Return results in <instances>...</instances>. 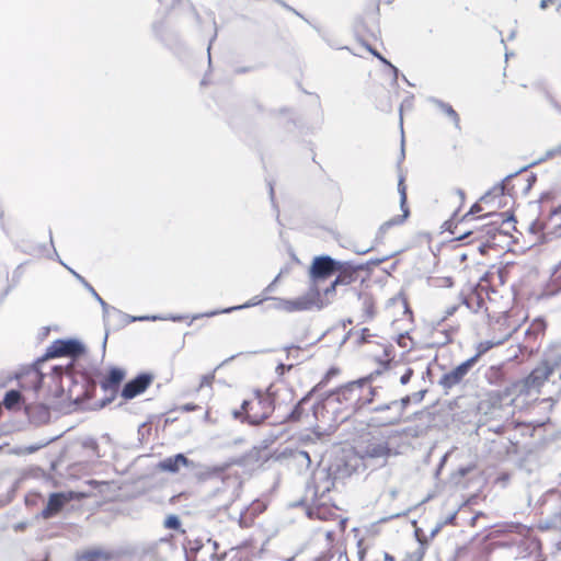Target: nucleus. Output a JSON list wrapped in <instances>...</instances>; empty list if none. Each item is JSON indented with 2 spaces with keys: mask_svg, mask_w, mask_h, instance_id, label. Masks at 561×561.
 <instances>
[{
  "mask_svg": "<svg viewBox=\"0 0 561 561\" xmlns=\"http://www.w3.org/2000/svg\"><path fill=\"white\" fill-rule=\"evenodd\" d=\"M256 403L249 400L242 402V410L245 413V422L251 425H260L272 413L280 411V403L268 392L263 394L260 390L255 391Z\"/></svg>",
  "mask_w": 561,
  "mask_h": 561,
  "instance_id": "obj_1",
  "label": "nucleus"
},
{
  "mask_svg": "<svg viewBox=\"0 0 561 561\" xmlns=\"http://www.w3.org/2000/svg\"><path fill=\"white\" fill-rule=\"evenodd\" d=\"M356 454L363 461L364 467L371 468V470L386 466L388 459L394 455L386 439L375 437L357 447Z\"/></svg>",
  "mask_w": 561,
  "mask_h": 561,
  "instance_id": "obj_2",
  "label": "nucleus"
},
{
  "mask_svg": "<svg viewBox=\"0 0 561 561\" xmlns=\"http://www.w3.org/2000/svg\"><path fill=\"white\" fill-rule=\"evenodd\" d=\"M366 380L352 381L329 392L324 398L327 407L336 403L342 405L341 409L350 410L351 413L358 411V402L362 400V392Z\"/></svg>",
  "mask_w": 561,
  "mask_h": 561,
  "instance_id": "obj_3",
  "label": "nucleus"
},
{
  "mask_svg": "<svg viewBox=\"0 0 561 561\" xmlns=\"http://www.w3.org/2000/svg\"><path fill=\"white\" fill-rule=\"evenodd\" d=\"M328 305L321 298L320 289L317 285H311L309 290L297 297L296 299H285L279 297L273 298V308L277 310H284L286 312L305 311L316 307L321 310Z\"/></svg>",
  "mask_w": 561,
  "mask_h": 561,
  "instance_id": "obj_4",
  "label": "nucleus"
},
{
  "mask_svg": "<svg viewBox=\"0 0 561 561\" xmlns=\"http://www.w3.org/2000/svg\"><path fill=\"white\" fill-rule=\"evenodd\" d=\"M554 374V367L548 360H541L531 371L519 382V392L530 396L540 393L543 385Z\"/></svg>",
  "mask_w": 561,
  "mask_h": 561,
  "instance_id": "obj_5",
  "label": "nucleus"
},
{
  "mask_svg": "<svg viewBox=\"0 0 561 561\" xmlns=\"http://www.w3.org/2000/svg\"><path fill=\"white\" fill-rule=\"evenodd\" d=\"M332 468H318L312 476L313 504L324 506L330 502L328 494L335 485V478L332 476Z\"/></svg>",
  "mask_w": 561,
  "mask_h": 561,
  "instance_id": "obj_6",
  "label": "nucleus"
},
{
  "mask_svg": "<svg viewBox=\"0 0 561 561\" xmlns=\"http://www.w3.org/2000/svg\"><path fill=\"white\" fill-rule=\"evenodd\" d=\"M85 352V346L78 340H56L47 347L45 354L38 358V362H45L56 357H70L72 359L79 358Z\"/></svg>",
  "mask_w": 561,
  "mask_h": 561,
  "instance_id": "obj_7",
  "label": "nucleus"
},
{
  "mask_svg": "<svg viewBox=\"0 0 561 561\" xmlns=\"http://www.w3.org/2000/svg\"><path fill=\"white\" fill-rule=\"evenodd\" d=\"M43 363L44 362H38L37 359L31 367L16 375L20 388L28 392L27 397H30L31 400L37 399V393L43 386L45 374L39 368V365Z\"/></svg>",
  "mask_w": 561,
  "mask_h": 561,
  "instance_id": "obj_8",
  "label": "nucleus"
},
{
  "mask_svg": "<svg viewBox=\"0 0 561 561\" xmlns=\"http://www.w3.org/2000/svg\"><path fill=\"white\" fill-rule=\"evenodd\" d=\"M85 496V493L77 491L54 492L49 495L47 503L39 513V516L44 519L53 518L57 516L69 502L82 500Z\"/></svg>",
  "mask_w": 561,
  "mask_h": 561,
  "instance_id": "obj_9",
  "label": "nucleus"
},
{
  "mask_svg": "<svg viewBox=\"0 0 561 561\" xmlns=\"http://www.w3.org/2000/svg\"><path fill=\"white\" fill-rule=\"evenodd\" d=\"M341 266V261L333 259L330 255L323 254L316 256L309 268L310 278L312 285H317L318 282L325 280L336 273V270Z\"/></svg>",
  "mask_w": 561,
  "mask_h": 561,
  "instance_id": "obj_10",
  "label": "nucleus"
},
{
  "mask_svg": "<svg viewBox=\"0 0 561 561\" xmlns=\"http://www.w3.org/2000/svg\"><path fill=\"white\" fill-rule=\"evenodd\" d=\"M561 151H556V147L554 148H551L549 150L546 151V153L538 158L537 160L528 163V164H525L523 165L522 168H519L517 171L513 172V173H510L507 174L499 184H496L495 186H493L492 190H490L489 192H486L482 197H481V201H486L491 195H495V196H499V195H505V191H506V183L510 182L512 179L516 178L518 174L529 170L530 168L548 160V159H551L553 158L554 156L557 154H560Z\"/></svg>",
  "mask_w": 561,
  "mask_h": 561,
  "instance_id": "obj_11",
  "label": "nucleus"
},
{
  "mask_svg": "<svg viewBox=\"0 0 561 561\" xmlns=\"http://www.w3.org/2000/svg\"><path fill=\"white\" fill-rule=\"evenodd\" d=\"M398 192L400 195V208L402 210V214L390 218L379 227L376 237L377 240H381L390 228L403 224L410 215V210L407 206V186L404 184L403 175H399Z\"/></svg>",
  "mask_w": 561,
  "mask_h": 561,
  "instance_id": "obj_12",
  "label": "nucleus"
},
{
  "mask_svg": "<svg viewBox=\"0 0 561 561\" xmlns=\"http://www.w3.org/2000/svg\"><path fill=\"white\" fill-rule=\"evenodd\" d=\"M473 366L474 359H467L451 370L445 373L438 380V385L443 388L444 393L448 394L450 389L458 386Z\"/></svg>",
  "mask_w": 561,
  "mask_h": 561,
  "instance_id": "obj_13",
  "label": "nucleus"
},
{
  "mask_svg": "<svg viewBox=\"0 0 561 561\" xmlns=\"http://www.w3.org/2000/svg\"><path fill=\"white\" fill-rule=\"evenodd\" d=\"M410 396H405L400 400H392V415H383V416H371L369 420L370 425L376 426H387V425H396L400 423L402 416L411 403Z\"/></svg>",
  "mask_w": 561,
  "mask_h": 561,
  "instance_id": "obj_14",
  "label": "nucleus"
},
{
  "mask_svg": "<svg viewBox=\"0 0 561 561\" xmlns=\"http://www.w3.org/2000/svg\"><path fill=\"white\" fill-rule=\"evenodd\" d=\"M153 376L149 373H140L135 378L128 380L121 391V396L125 400H131L145 392L146 389L151 385Z\"/></svg>",
  "mask_w": 561,
  "mask_h": 561,
  "instance_id": "obj_15",
  "label": "nucleus"
},
{
  "mask_svg": "<svg viewBox=\"0 0 561 561\" xmlns=\"http://www.w3.org/2000/svg\"><path fill=\"white\" fill-rule=\"evenodd\" d=\"M365 270V264H356L353 261H341V266L336 270L335 284L351 285L358 278V272Z\"/></svg>",
  "mask_w": 561,
  "mask_h": 561,
  "instance_id": "obj_16",
  "label": "nucleus"
},
{
  "mask_svg": "<svg viewBox=\"0 0 561 561\" xmlns=\"http://www.w3.org/2000/svg\"><path fill=\"white\" fill-rule=\"evenodd\" d=\"M70 273L83 285V287L87 289V291H89L92 297L100 304V306L102 307V312H103V320H104V324L107 325L110 320H111V314H119L118 313V309L115 308V307H112L110 306L98 293L96 290L92 287V285L87 282V279L81 276L80 274H78L76 271L73 270H70Z\"/></svg>",
  "mask_w": 561,
  "mask_h": 561,
  "instance_id": "obj_17",
  "label": "nucleus"
},
{
  "mask_svg": "<svg viewBox=\"0 0 561 561\" xmlns=\"http://www.w3.org/2000/svg\"><path fill=\"white\" fill-rule=\"evenodd\" d=\"M24 410L30 422L35 425L45 424L50 420V409L45 403L28 400Z\"/></svg>",
  "mask_w": 561,
  "mask_h": 561,
  "instance_id": "obj_18",
  "label": "nucleus"
},
{
  "mask_svg": "<svg viewBox=\"0 0 561 561\" xmlns=\"http://www.w3.org/2000/svg\"><path fill=\"white\" fill-rule=\"evenodd\" d=\"M273 298L274 297H268V296H265L264 294L262 296H254L253 298H251L250 300H248L243 305L229 307V308H226V309H222V310H213V311L205 312V313H198V314L193 316L192 320H197V319L203 318V317H214V316H217V314H220V313H230V312L236 311V310H242V309L255 307V306H259V305H261L262 302H264L266 300H272L273 301Z\"/></svg>",
  "mask_w": 561,
  "mask_h": 561,
  "instance_id": "obj_19",
  "label": "nucleus"
},
{
  "mask_svg": "<svg viewBox=\"0 0 561 561\" xmlns=\"http://www.w3.org/2000/svg\"><path fill=\"white\" fill-rule=\"evenodd\" d=\"M194 467V462L188 459L184 454H176L171 457H167L158 463V469L165 472L176 473L180 467Z\"/></svg>",
  "mask_w": 561,
  "mask_h": 561,
  "instance_id": "obj_20",
  "label": "nucleus"
},
{
  "mask_svg": "<svg viewBox=\"0 0 561 561\" xmlns=\"http://www.w3.org/2000/svg\"><path fill=\"white\" fill-rule=\"evenodd\" d=\"M482 210V207L479 203H474L468 213H466L462 218L460 219V221L458 224H456L454 226V228H451V225H453V221L451 220H448L445 222V225L447 226V229L450 231L451 234L455 236V239L457 240H465L467 239L469 236H471L473 233L472 230H466V231H461L459 229V225L462 224L463 221L468 220V218L470 216H473L474 214L477 213H480Z\"/></svg>",
  "mask_w": 561,
  "mask_h": 561,
  "instance_id": "obj_21",
  "label": "nucleus"
},
{
  "mask_svg": "<svg viewBox=\"0 0 561 561\" xmlns=\"http://www.w3.org/2000/svg\"><path fill=\"white\" fill-rule=\"evenodd\" d=\"M314 393L310 390L305 397H302L291 410L278 415L279 424L294 423L300 421L304 414V405L310 400V397Z\"/></svg>",
  "mask_w": 561,
  "mask_h": 561,
  "instance_id": "obj_22",
  "label": "nucleus"
},
{
  "mask_svg": "<svg viewBox=\"0 0 561 561\" xmlns=\"http://www.w3.org/2000/svg\"><path fill=\"white\" fill-rule=\"evenodd\" d=\"M125 378V370L118 367H112L106 377L101 381V388L104 391H116Z\"/></svg>",
  "mask_w": 561,
  "mask_h": 561,
  "instance_id": "obj_23",
  "label": "nucleus"
},
{
  "mask_svg": "<svg viewBox=\"0 0 561 561\" xmlns=\"http://www.w3.org/2000/svg\"><path fill=\"white\" fill-rule=\"evenodd\" d=\"M28 400H31V398L22 396L20 390L11 389L4 394L3 405L8 410H15L19 409L22 403L25 405Z\"/></svg>",
  "mask_w": 561,
  "mask_h": 561,
  "instance_id": "obj_24",
  "label": "nucleus"
},
{
  "mask_svg": "<svg viewBox=\"0 0 561 561\" xmlns=\"http://www.w3.org/2000/svg\"><path fill=\"white\" fill-rule=\"evenodd\" d=\"M428 101L438 107L447 117H449L457 129L460 128L459 115L449 103H446L434 96L428 98Z\"/></svg>",
  "mask_w": 561,
  "mask_h": 561,
  "instance_id": "obj_25",
  "label": "nucleus"
},
{
  "mask_svg": "<svg viewBox=\"0 0 561 561\" xmlns=\"http://www.w3.org/2000/svg\"><path fill=\"white\" fill-rule=\"evenodd\" d=\"M118 313L119 314H111V319H117L122 325H127V324H129L131 322H136V321H156V320L161 319L158 316L134 317V316L126 314V313L122 312L121 310H118ZM110 321H112V320H110ZM108 323H111V322H108ZM108 325L110 324H107L105 327L107 328Z\"/></svg>",
  "mask_w": 561,
  "mask_h": 561,
  "instance_id": "obj_26",
  "label": "nucleus"
},
{
  "mask_svg": "<svg viewBox=\"0 0 561 561\" xmlns=\"http://www.w3.org/2000/svg\"><path fill=\"white\" fill-rule=\"evenodd\" d=\"M268 393L271 396L275 397L277 402L280 403V411L277 412V416L285 413L286 412L285 408L287 407V403L293 401V398H294L293 392L285 389L284 391L277 390L274 392L268 390Z\"/></svg>",
  "mask_w": 561,
  "mask_h": 561,
  "instance_id": "obj_27",
  "label": "nucleus"
},
{
  "mask_svg": "<svg viewBox=\"0 0 561 561\" xmlns=\"http://www.w3.org/2000/svg\"><path fill=\"white\" fill-rule=\"evenodd\" d=\"M227 466H213L205 467L201 471L196 473L199 480H207L213 477H219L225 470Z\"/></svg>",
  "mask_w": 561,
  "mask_h": 561,
  "instance_id": "obj_28",
  "label": "nucleus"
},
{
  "mask_svg": "<svg viewBox=\"0 0 561 561\" xmlns=\"http://www.w3.org/2000/svg\"><path fill=\"white\" fill-rule=\"evenodd\" d=\"M81 559L84 561H107L110 560V553L101 549H91L83 552Z\"/></svg>",
  "mask_w": 561,
  "mask_h": 561,
  "instance_id": "obj_29",
  "label": "nucleus"
},
{
  "mask_svg": "<svg viewBox=\"0 0 561 561\" xmlns=\"http://www.w3.org/2000/svg\"><path fill=\"white\" fill-rule=\"evenodd\" d=\"M545 329L546 322L542 319H536L525 334L527 337H537L539 334H543Z\"/></svg>",
  "mask_w": 561,
  "mask_h": 561,
  "instance_id": "obj_30",
  "label": "nucleus"
},
{
  "mask_svg": "<svg viewBox=\"0 0 561 561\" xmlns=\"http://www.w3.org/2000/svg\"><path fill=\"white\" fill-rule=\"evenodd\" d=\"M399 305L403 308L404 313H411V309L409 307L408 300L403 293H399L392 298H390L387 302V307Z\"/></svg>",
  "mask_w": 561,
  "mask_h": 561,
  "instance_id": "obj_31",
  "label": "nucleus"
},
{
  "mask_svg": "<svg viewBox=\"0 0 561 561\" xmlns=\"http://www.w3.org/2000/svg\"><path fill=\"white\" fill-rule=\"evenodd\" d=\"M94 391H95V385L94 383L90 385V386H87L84 388L82 394H78L73 399L75 404L80 405V404L84 403L85 401L90 400L93 397Z\"/></svg>",
  "mask_w": 561,
  "mask_h": 561,
  "instance_id": "obj_32",
  "label": "nucleus"
},
{
  "mask_svg": "<svg viewBox=\"0 0 561 561\" xmlns=\"http://www.w3.org/2000/svg\"><path fill=\"white\" fill-rule=\"evenodd\" d=\"M357 296L359 299H363V307H364L365 314L367 316L368 319H371L375 316L374 301H373L371 297H369L367 295L363 296L362 293H357Z\"/></svg>",
  "mask_w": 561,
  "mask_h": 561,
  "instance_id": "obj_33",
  "label": "nucleus"
},
{
  "mask_svg": "<svg viewBox=\"0 0 561 561\" xmlns=\"http://www.w3.org/2000/svg\"><path fill=\"white\" fill-rule=\"evenodd\" d=\"M496 217L501 219V225L516 222L514 215H507V213H488L479 217V219Z\"/></svg>",
  "mask_w": 561,
  "mask_h": 561,
  "instance_id": "obj_34",
  "label": "nucleus"
},
{
  "mask_svg": "<svg viewBox=\"0 0 561 561\" xmlns=\"http://www.w3.org/2000/svg\"><path fill=\"white\" fill-rule=\"evenodd\" d=\"M340 373L339 368L336 367H331L327 373L325 375L323 376V378L311 389L313 392L318 391L319 389L323 388L328 382L329 380L332 378V377H335L337 376Z\"/></svg>",
  "mask_w": 561,
  "mask_h": 561,
  "instance_id": "obj_35",
  "label": "nucleus"
},
{
  "mask_svg": "<svg viewBox=\"0 0 561 561\" xmlns=\"http://www.w3.org/2000/svg\"><path fill=\"white\" fill-rule=\"evenodd\" d=\"M493 345L494 344L490 341L479 343L477 346V353L473 356H471L469 359H474V365H476L478 359L481 357V355H483L489 350H491L493 347Z\"/></svg>",
  "mask_w": 561,
  "mask_h": 561,
  "instance_id": "obj_36",
  "label": "nucleus"
},
{
  "mask_svg": "<svg viewBox=\"0 0 561 561\" xmlns=\"http://www.w3.org/2000/svg\"><path fill=\"white\" fill-rule=\"evenodd\" d=\"M181 519L178 515L171 514L169 515L164 522L163 526L168 529L179 530L181 528Z\"/></svg>",
  "mask_w": 561,
  "mask_h": 561,
  "instance_id": "obj_37",
  "label": "nucleus"
},
{
  "mask_svg": "<svg viewBox=\"0 0 561 561\" xmlns=\"http://www.w3.org/2000/svg\"><path fill=\"white\" fill-rule=\"evenodd\" d=\"M370 412L373 413H386V415H392V401L387 403H379L370 408Z\"/></svg>",
  "mask_w": 561,
  "mask_h": 561,
  "instance_id": "obj_38",
  "label": "nucleus"
},
{
  "mask_svg": "<svg viewBox=\"0 0 561 561\" xmlns=\"http://www.w3.org/2000/svg\"><path fill=\"white\" fill-rule=\"evenodd\" d=\"M378 394L377 389L370 388L368 389V396L364 397L362 394V400L358 402V410L364 409L366 405L371 404L375 400V397Z\"/></svg>",
  "mask_w": 561,
  "mask_h": 561,
  "instance_id": "obj_39",
  "label": "nucleus"
},
{
  "mask_svg": "<svg viewBox=\"0 0 561 561\" xmlns=\"http://www.w3.org/2000/svg\"><path fill=\"white\" fill-rule=\"evenodd\" d=\"M365 48L377 59H379L382 64L387 66H391V62L387 60L378 50H376L371 45L364 43Z\"/></svg>",
  "mask_w": 561,
  "mask_h": 561,
  "instance_id": "obj_40",
  "label": "nucleus"
},
{
  "mask_svg": "<svg viewBox=\"0 0 561 561\" xmlns=\"http://www.w3.org/2000/svg\"><path fill=\"white\" fill-rule=\"evenodd\" d=\"M47 443L43 444V445H30V446H26V447H23L21 448L19 451H15L16 454L21 455H31V454H34L35 451H37L41 447L45 446Z\"/></svg>",
  "mask_w": 561,
  "mask_h": 561,
  "instance_id": "obj_41",
  "label": "nucleus"
},
{
  "mask_svg": "<svg viewBox=\"0 0 561 561\" xmlns=\"http://www.w3.org/2000/svg\"><path fill=\"white\" fill-rule=\"evenodd\" d=\"M300 350V346H297V345H286L284 346V351H286L287 353V358H294V359H297L298 358V355H297V352Z\"/></svg>",
  "mask_w": 561,
  "mask_h": 561,
  "instance_id": "obj_42",
  "label": "nucleus"
},
{
  "mask_svg": "<svg viewBox=\"0 0 561 561\" xmlns=\"http://www.w3.org/2000/svg\"><path fill=\"white\" fill-rule=\"evenodd\" d=\"M427 390L426 389H422L420 391H416L412 394H409L410 396V399L412 402L414 403H420L423 401L425 394H426Z\"/></svg>",
  "mask_w": 561,
  "mask_h": 561,
  "instance_id": "obj_43",
  "label": "nucleus"
},
{
  "mask_svg": "<svg viewBox=\"0 0 561 561\" xmlns=\"http://www.w3.org/2000/svg\"><path fill=\"white\" fill-rule=\"evenodd\" d=\"M543 229H545V225L539 220L533 221L529 226V231L533 233L541 232Z\"/></svg>",
  "mask_w": 561,
  "mask_h": 561,
  "instance_id": "obj_44",
  "label": "nucleus"
},
{
  "mask_svg": "<svg viewBox=\"0 0 561 561\" xmlns=\"http://www.w3.org/2000/svg\"><path fill=\"white\" fill-rule=\"evenodd\" d=\"M214 379H215V373H210V374L204 375L202 377V380H201V383H199V388H203L205 386H210Z\"/></svg>",
  "mask_w": 561,
  "mask_h": 561,
  "instance_id": "obj_45",
  "label": "nucleus"
},
{
  "mask_svg": "<svg viewBox=\"0 0 561 561\" xmlns=\"http://www.w3.org/2000/svg\"><path fill=\"white\" fill-rule=\"evenodd\" d=\"M412 376H413V369L412 368H407L404 374L400 378L401 385L409 383L411 378H412Z\"/></svg>",
  "mask_w": 561,
  "mask_h": 561,
  "instance_id": "obj_46",
  "label": "nucleus"
},
{
  "mask_svg": "<svg viewBox=\"0 0 561 561\" xmlns=\"http://www.w3.org/2000/svg\"><path fill=\"white\" fill-rule=\"evenodd\" d=\"M279 278H280V273H279V274L274 278V280H273L271 284H268V285L263 289V294H264L265 296H267L268 294H271V293H273V291H274V289H275V285H276V283L279 280Z\"/></svg>",
  "mask_w": 561,
  "mask_h": 561,
  "instance_id": "obj_47",
  "label": "nucleus"
},
{
  "mask_svg": "<svg viewBox=\"0 0 561 561\" xmlns=\"http://www.w3.org/2000/svg\"><path fill=\"white\" fill-rule=\"evenodd\" d=\"M472 469H473L472 466L460 467L456 471L455 476H458L459 478H465L467 474H469L472 471Z\"/></svg>",
  "mask_w": 561,
  "mask_h": 561,
  "instance_id": "obj_48",
  "label": "nucleus"
},
{
  "mask_svg": "<svg viewBox=\"0 0 561 561\" xmlns=\"http://www.w3.org/2000/svg\"><path fill=\"white\" fill-rule=\"evenodd\" d=\"M293 367H294L293 364L286 365V364L279 363L276 367V373L279 376H283L286 371H289Z\"/></svg>",
  "mask_w": 561,
  "mask_h": 561,
  "instance_id": "obj_49",
  "label": "nucleus"
},
{
  "mask_svg": "<svg viewBox=\"0 0 561 561\" xmlns=\"http://www.w3.org/2000/svg\"><path fill=\"white\" fill-rule=\"evenodd\" d=\"M371 336L370 334V331L368 328H363L360 330V336H359V342L360 343H367L368 342V339Z\"/></svg>",
  "mask_w": 561,
  "mask_h": 561,
  "instance_id": "obj_50",
  "label": "nucleus"
},
{
  "mask_svg": "<svg viewBox=\"0 0 561 561\" xmlns=\"http://www.w3.org/2000/svg\"><path fill=\"white\" fill-rule=\"evenodd\" d=\"M387 259H388V256H383L381 259H371V260L367 261L366 263H364L365 270H367L370 265L377 266L380 263L385 262Z\"/></svg>",
  "mask_w": 561,
  "mask_h": 561,
  "instance_id": "obj_51",
  "label": "nucleus"
},
{
  "mask_svg": "<svg viewBox=\"0 0 561 561\" xmlns=\"http://www.w3.org/2000/svg\"><path fill=\"white\" fill-rule=\"evenodd\" d=\"M536 181H537V175L535 173H530L527 176L526 192H528L533 187V185L536 183Z\"/></svg>",
  "mask_w": 561,
  "mask_h": 561,
  "instance_id": "obj_52",
  "label": "nucleus"
},
{
  "mask_svg": "<svg viewBox=\"0 0 561 561\" xmlns=\"http://www.w3.org/2000/svg\"><path fill=\"white\" fill-rule=\"evenodd\" d=\"M443 527L444 525L442 524V522H437V524L432 528L430 533V538H434L442 530Z\"/></svg>",
  "mask_w": 561,
  "mask_h": 561,
  "instance_id": "obj_53",
  "label": "nucleus"
},
{
  "mask_svg": "<svg viewBox=\"0 0 561 561\" xmlns=\"http://www.w3.org/2000/svg\"><path fill=\"white\" fill-rule=\"evenodd\" d=\"M456 516H457V512H453L451 514H449L446 518L442 519L440 522L444 526L448 525V524H454Z\"/></svg>",
  "mask_w": 561,
  "mask_h": 561,
  "instance_id": "obj_54",
  "label": "nucleus"
},
{
  "mask_svg": "<svg viewBox=\"0 0 561 561\" xmlns=\"http://www.w3.org/2000/svg\"><path fill=\"white\" fill-rule=\"evenodd\" d=\"M340 286L339 284H335V279L330 284L329 287L324 289V295L329 296L335 293L336 287Z\"/></svg>",
  "mask_w": 561,
  "mask_h": 561,
  "instance_id": "obj_55",
  "label": "nucleus"
},
{
  "mask_svg": "<svg viewBox=\"0 0 561 561\" xmlns=\"http://www.w3.org/2000/svg\"><path fill=\"white\" fill-rule=\"evenodd\" d=\"M22 275L21 266H18L16 270L13 272L12 279L14 284H16Z\"/></svg>",
  "mask_w": 561,
  "mask_h": 561,
  "instance_id": "obj_56",
  "label": "nucleus"
},
{
  "mask_svg": "<svg viewBox=\"0 0 561 561\" xmlns=\"http://www.w3.org/2000/svg\"><path fill=\"white\" fill-rule=\"evenodd\" d=\"M253 69H254V67H239V68L234 69V73L236 75H241V73H244V72L252 71Z\"/></svg>",
  "mask_w": 561,
  "mask_h": 561,
  "instance_id": "obj_57",
  "label": "nucleus"
},
{
  "mask_svg": "<svg viewBox=\"0 0 561 561\" xmlns=\"http://www.w3.org/2000/svg\"><path fill=\"white\" fill-rule=\"evenodd\" d=\"M457 309H458V306H457V305H454V306L448 307V308L446 309V311H445V313H446V314H445V318H447V317H449V316H453V314L456 312V310H457Z\"/></svg>",
  "mask_w": 561,
  "mask_h": 561,
  "instance_id": "obj_58",
  "label": "nucleus"
},
{
  "mask_svg": "<svg viewBox=\"0 0 561 561\" xmlns=\"http://www.w3.org/2000/svg\"><path fill=\"white\" fill-rule=\"evenodd\" d=\"M553 367H554V371H558L559 374V378L561 379V356L559 357V359L552 364Z\"/></svg>",
  "mask_w": 561,
  "mask_h": 561,
  "instance_id": "obj_59",
  "label": "nucleus"
},
{
  "mask_svg": "<svg viewBox=\"0 0 561 561\" xmlns=\"http://www.w3.org/2000/svg\"><path fill=\"white\" fill-rule=\"evenodd\" d=\"M196 408H197V407H196L194 403H187V404L183 405V408H182V409H183L184 411L190 412V411H194Z\"/></svg>",
  "mask_w": 561,
  "mask_h": 561,
  "instance_id": "obj_60",
  "label": "nucleus"
},
{
  "mask_svg": "<svg viewBox=\"0 0 561 561\" xmlns=\"http://www.w3.org/2000/svg\"><path fill=\"white\" fill-rule=\"evenodd\" d=\"M329 560H330V557L328 554L323 553V554L314 558L313 561H329Z\"/></svg>",
  "mask_w": 561,
  "mask_h": 561,
  "instance_id": "obj_61",
  "label": "nucleus"
},
{
  "mask_svg": "<svg viewBox=\"0 0 561 561\" xmlns=\"http://www.w3.org/2000/svg\"><path fill=\"white\" fill-rule=\"evenodd\" d=\"M299 455L307 460L308 465L311 462L310 456L307 451L301 450V451H299Z\"/></svg>",
  "mask_w": 561,
  "mask_h": 561,
  "instance_id": "obj_62",
  "label": "nucleus"
},
{
  "mask_svg": "<svg viewBox=\"0 0 561 561\" xmlns=\"http://www.w3.org/2000/svg\"><path fill=\"white\" fill-rule=\"evenodd\" d=\"M383 560H385V561H394V557H393V556H391V554H390V553H388V552H385V553H383Z\"/></svg>",
  "mask_w": 561,
  "mask_h": 561,
  "instance_id": "obj_63",
  "label": "nucleus"
},
{
  "mask_svg": "<svg viewBox=\"0 0 561 561\" xmlns=\"http://www.w3.org/2000/svg\"><path fill=\"white\" fill-rule=\"evenodd\" d=\"M561 214V205H559L558 207L553 208L551 210V215L554 216V215H559Z\"/></svg>",
  "mask_w": 561,
  "mask_h": 561,
  "instance_id": "obj_64",
  "label": "nucleus"
}]
</instances>
